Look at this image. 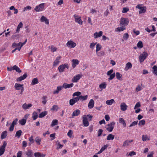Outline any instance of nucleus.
Wrapping results in <instances>:
<instances>
[{
	"label": "nucleus",
	"instance_id": "79ce46f5",
	"mask_svg": "<svg viewBox=\"0 0 157 157\" xmlns=\"http://www.w3.org/2000/svg\"><path fill=\"white\" fill-rule=\"evenodd\" d=\"M14 70H15L17 72L19 73L21 72V71L20 69V68L16 65H14L13 66Z\"/></svg>",
	"mask_w": 157,
	"mask_h": 157
},
{
	"label": "nucleus",
	"instance_id": "e433bc0d",
	"mask_svg": "<svg viewBox=\"0 0 157 157\" xmlns=\"http://www.w3.org/2000/svg\"><path fill=\"white\" fill-rule=\"evenodd\" d=\"M38 83V79L36 78H34L32 81L31 84L32 85H35Z\"/></svg>",
	"mask_w": 157,
	"mask_h": 157
},
{
	"label": "nucleus",
	"instance_id": "a19ab883",
	"mask_svg": "<svg viewBox=\"0 0 157 157\" xmlns=\"http://www.w3.org/2000/svg\"><path fill=\"white\" fill-rule=\"evenodd\" d=\"M47 111H45L41 113H40L39 116V117L40 118H42L44 117L47 114Z\"/></svg>",
	"mask_w": 157,
	"mask_h": 157
},
{
	"label": "nucleus",
	"instance_id": "603ef678",
	"mask_svg": "<svg viewBox=\"0 0 157 157\" xmlns=\"http://www.w3.org/2000/svg\"><path fill=\"white\" fill-rule=\"evenodd\" d=\"M81 93L80 92L77 91L76 92L74 93L73 95V97H75V96H77V97H78L81 96Z\"/></svg>",
	"mask_w": 157,
	"mask_h": 157
},
{
	"label": "nucleus",
	"instance_id": "4c0bfd02",
	"mask_svg": "<svg viewBox=\"0 0 157 157\" xmlns=\"http://www.w3.org/2000/svg\"><path fill=\"white\" fill-rule=\"evenodd\" d=\"M115 102L114 99H111L110 100H107L106 102V103L108 105H111L113 103Z\"/></svg>",
	"mask_w": 157,
	"mask_h": 157
},
{
	"label": "nucleus",
	"instance_id": "09e8293b",
	"mask_svg": "<svg viewBox=\"0 0 157 157\" xmlns=\"http://www.w3.org/2000/svg\"><path fill=\"white\" fill-rule=\"evenodd\" d=\"M101 46L99 44H98L96 45V52H98L101 49Z\"/></svg>",
	"mask_w": 157,
	"mask_h": 157
},
{
	"label": "nucleus",
	"instance_id": "cd10ccee",
	"mask_svg": "<svg viewBox=\"0 0 157 157\" xmlns=\"http://www.w3.org/2000/svg\"><path fill=\"white\" fill-rule=\"evenodd\" d=\"M63 87L62 86H58L57 87V89L56 90H55L53 91L54 94H58L60 91L63 88Z\"/></svg>",
	"mask_w": 157,
	"mask_h": 157
},
{
	"label": "nucleus",
	"instance_id": "e2e57ef3",
	"mask_svg": "<svg viewBox=\"0 0 157 157\" xmlns=\"http://www.w3.org/2000/svg\"><path fill=\"white\" fill-rule=\"evenodd\" d=\"M21 44V42H20L18 44H17L16 43H14L13 44L12 46L13 47H19L20 46Z\"/></svg>",
	"mask_w": 157,
	"mask_h": 157
},
{
	"label": "nucleus",
	"instance_id": "bf43d9fd",
	"mask_svg": "<svg viewBox=\"0 0 157 157\" xmlns=\"http://www.w3.org/2000/svg\"><path fill=\"white\" fill-rule=\"evenodd\" d=\"M57 147L56 148V149H58L60 148H61L63 146V145L61 144H60V142L57 141Z\"/></svg>",
	"mask_w": 157,
	"mask_h": 157
},
{
	"label": "nucleus",
	"instance_id": "ddd939ff",
	"mask_svg": "<svg viewBox=\"0 0 157 157\" xmlns=\"http://www.w3.org/2000/svg\"><path fill=\"white\" fill-rule=\"evenodd\" d=\"M40 21L41 22H44L45 24L47 25H49V21L46 17L44 16H42L40 19Z\"/></svg>",
	"mask_w": 157,
	"mask_h": 157
},
{
	"label": "nucleus",
	"instance_id": "c03bdc74",
	"mask_svg": "<svg viewBox=\"0 0 157 157\" xmlns=\"http://www.w3.org/2000/svg\"><path fill=\"white\" fill-rule=\"evenodd\" d=\"M137 46L138 48H141L143 47V43L141 41H139L137 44Z\"/></svg>",
	"mask_w": 157,
	"mask_h": 157
},
{
	"label": "nucleus",
	"instance_id": "13d9d810",
	"mask_svg": "<svg viewBox=\"0 0 157 157\" xmlns=\"http://www.w3.org/2000/svg\"><path fill=\"white\" fill-rule=\"evenodd\" d=\"M48 47L49 48H50L51 51L52 52H54L56 51L57 48L52 45L51 46H49Z\"/></svg>",
	"mask_w": 157,
	"mask_h": 157
},
{
	"label": "nucleus",
	"instance_id": "7c9ffc66",
	"mask_svg": "<svg viewBox=\"0 0 157 157\" xmlns=\"http://www.w3.org/2000/svg\"><path fill=\"white\" fill-rule=\"evenodd\" d=\"M35 140L36 144H37L39 145L40 144V142L41 141V138L39 136H37L35 138Z\"/></svg>",
	"mask_w": 157,
	"mask_h": 157
},
{
	"label": "nucleus",
	"instance_id": "5fc2aeb1",
	"mask_svg": "<svg viewBox=\"0 0 157 157\" xmlns=\"http://www.w3.org/2000/svg\"><path fill=\"white\" fill-rule=\"evenodd\" d=\"M59 109V107L57 105H55L53 106L52 108L51 109V110L52 111H57Z\"/></svg>",
	"mask_w": 157,
	"mask_h": 157
},
{
	"label": "nucleus",
	"instance_id": "0e129e2a",
	"mask_svg": "<svg viewBox=\"0 0 157 157\" xmlns=\"http://www.w3.org/2000/svg\"><path fill=\"white\" fill-rule=\"evenodd\" d=\"M73 134V131L71 130H70L68 132L67 135L70 137L71 138Z\"/></svg>",
	"mask_w": 157,
	"mask_h": 157
},
{
	"label": "nucleus",
	"instance_id": "f257e3e1",
	"mask_svg": "<svg viewBox=\"0 0 157 157\" xmlns=\"http://www.w3.org/2000/svg\"><path fill=\"white\" fill-rule=\"evenodd\" d=\"M136 8L140 10L139 13L140 14L144 13L147 10L146 8L143 6L142 4H138L136 6Z\"/></svg>",
	"mask_w": 157,
	"mask_h": 157
},
{
	"label": "nucleus",
	"instance_id": "69168bd1",
	"mask_svg": "<svg viewBox=\"0 0 157 157\" xmlns=\"http://www.w3.org/2000/svg\"><path fill=\"white\" fill-rule=\"evenodd\" d=\"M145 124V121L144 120H142L140 121L138 125L140 126L144 125Z\"/></svg>",
	"mask_w": 157,
	"mask_h": 157
},
{
	"label": "nucleus",
	"instance_id": "f8f14e48",
	"mask_svg": "<svg viewBox=\"0 0 157 157\" xmlns=\"http://www.w3.org/2000/svg\"><path fill=\"white\" fill-rule=\"evenodd\" d=\"M82 75L80 74H78L75 76L73 78L72 81L74 82H77L81 78Z\"/></svg>",
	"mask_w": 157,
	"mask_h": 157
},
{
	"label": "nucleus",
	"instance_id": "ea45409f",
	"mask_svg": "<svg viewBox=\"0 0 157 157\" xmlns=\"http://www.w3.org/2000/svg\"><path fill=\"white\" fill-rule=\"evenodd\" d=\"M152 69L153 71H152V73L153 74L155 75H157V66L155 65L153 67Z\"/></svg>",
	"mask_w": 157,
	"mask_h": 157
},
{
	"label": "nucleus",
	"instance_id": "b1692460",
	"mask_svg": "<svg viewBox=\"0 0 157 157\" xmlns=\"http://www.w3.org/2000/svg\"><path fill=\"white\" fill-rule=\"evenodd\" d=\"M88 97V96L87 95L82 96V95H81L80 96L78 97V98L79 99V100H80L82 101H83L85 100H86Z\"/></svg>",
	"mask_w": 157,
	"mask_h": 157
},
{
	"label": "nucleus",
	"instance_id": "de8ad7c7",
	"mask_svg": "<svg viewBox=\"0 0 157 157\" xmlns=\"http://www.w3.org/2000/svg\"><path fill=\"white\" fill-rule=\"evenodd\" d=\"M46 99H47V97L46 96H43L42 98V103L44 105H45L47 102V100H46Z\"/></svg>",
	"mask_w": 157,
	"mask_h": 157
},
{
	"label": "nucleus",
	"instance_id": "a878e982",
	"mask_svg": "<svg viewBox=\"0 0 157 157\" xmlns=\"http://www.w3.org/2000/svg\"><path fill=\"white\" fill-rule=\"evenodd\" d=\"M94 101L93 99L90 100L88 104V107L90 109L92 108L94 106Z\"/></svg>",
	"mask_w": 157,
	"mask_h": 157
},
{
	"label": "nucleus",
	"instance_id": "680f3d73",
	"mask_svg": "<svg viewBox=\"0 0 157 157\" xmlns=\"http://www.w3.org/2000/svg\"><path fill=\"white\" fill-rule=\"evenodd\" d=\"M129 37V35L128 33H126L124 34L123 38L124 40H126L128 39Z\"/></svg>",
	"mask_w": 157,
	"mask_h": 157
},
{
	"label": "nucleus",
	"instance_id": "aec40b11",
	"mask_svg": "<svg viewBox=\"0 0 157 157\" xmlns=\"http://www.w3.org/2000/svg\"><path fill=\"white\" fill-rule=\"evenodd\" d=\"M132 63L129 62L127 63L125 65V67L124 69L125 71H127L129 69L132 68Z\"/></svg>",
	"mask_w": 157,
	"mask_h": 157
},
{
	"label": "nucleus",
	"instance_id": "9b49d317",
	"mask_svg": "<svg viewBox=\"0 0 157 157\" xmlns=\"http://www.w3.org/2000/svg\"><path fill=\"white\" fill-rule=\"evenodd\" d=\"M79 101V99L78 97L73 98L69 101V104L71 105H73L75 103Z\"/></svg>",
	"mask_w": 157,
	"mask_h": 157
},
{
	"label": "nucleus",
	"instance_id": "338daca9",
	"mask_svg": "<svg viewBox=\"0 0 157 157\" xmlns=\"http://www.w3.org/2000/svg\"><path fill=\"white\" fill-rule=\"evenodd\" d=\"M140 106L141 104L140 102H138L134 106V109H136L137 108H139V107H140Z\"/></svg>",
	"mask_w": 157,
	"mask_h": 157
},
{
	"label": "nucleus",
	"instance_id": "a211bd4d",
	"mask_svg": "<svg viewBox=\"0 0 157 157\" xmlns=\"http://www.w3.org/2000/svg\"><path fill=\"white\" fill-rule=\"evenodd\" d=\"M73 86L74 84L73 83L68 84L66 83H64L62 86L63 88H64L65 89H67V88H71Z\"/></svg>",
	"mask_w": 157,
	"mask_h": 157
},
{
	"label": "nucleus",
	"instance_id": "6e6552de",
	"mask_svg": "<svg viewBox=\"0 0 157 157\" xmlns=\"http://www.w3.org/2000/svg\"><path fill=\"white\" fill-rule=\"evenodd\" d=\"M73 16L75 19V21L76 22L80 25L82 24L83 21L81 19V17L76 14L74 15Z\"/></svg>",
	"mask_w": 157,
	"mask_h": 157
},
{
	"label": "nucleus",
	"instance_id": "052dcab7",
	"mask_svg": "<svg viewBox=\"0 0 157 157\" xmlns=\"http://www.w3.org/2000/svg\"><path fill=\"white\" fill-rule=\"evenodd\" d=\"M115 73H113L111 75H110V76L109 78H108V80L110 81L113 79L115 77Z\"/></svg>",
	"mask_w": 157,
	"mask_h": 157
},
{
	"label": "nucleus",
	"instance_id": "9d476101",
	"mask_svg": "<svg viewBox=\"0 0 157 157\" xmlns=\"http://www.w3.org/2000/svg\"><path fill=\"white\" fill-rule=\"evenodd\" d=\"M82 123L85 127H87L89 125V123L88 121V120L87 119L86 115H84L82 117Z\"/></svg>",
	"mask_w": 157,
	"mask_h": 157
},
{
	"label": "nucleus",
	"instance_id": "2eb2a0df",
	"mask_svg": "<svg viewBox=\"0 0 157 157\" xmlns=\"http://www.w3.org/2000/svg\"><path fill=\"white\" fill-rule=\"evenodd\" d=\"M121 109L122 111H125L127 109L128 106L124 102H122L120 105Z\"/></svg>",
	"mask_w": 157,
	"mask_h": 157
},
{
	"label": "nucleus",
	"instance_id": "4468645a",
	"mask_svg": "<svg viewBox=\"0 0 157 157\" xmlns=\"http://www.w3.org/2000/svg\"><path fill=\"white\" fill-rule=\"evenodd\" d=\"M61 56H58L56 59L53 63V66H56L58 65L60 62V60L61 59Z\"/></svg>",
	"mask_w": 157,
	"mask_h": 157
},
{
	"label": "nucleus",
	"instance_id": "f03ea898",
	"mask_svg": "<svg viewBox=\"0 0 157 157\" xmlns=\"http://www.w3.org/2000/svg\"><path fill=\"white\" fill-rule=\"evenodd\" d=\"M115 124V123L113 121L110 124H108L105 127L106 130L109 132H111L112 131Z\"/></svg>",
	"mask_w": 157,
	"mask_h": 157
},
{
	"label": "nucleus",
	"instance_id": "423d86ee",
	"mask_svg": "<svg viewBox=\"0 0 157 157\" xmlns=\"http://www.w3.org/2000/svg\"><path fill=\"white\" fill-rule=\"evenodd\" d=\"M65 68L67 69L69 68V66L67 64H64L60 65L58 67V70L59 72H62L64 71V69Z\"/></svg>",
	"mask_w": 157,
	"mask_h": 157
},
{
	"label": "nucleus",
	"instance_id": "49530a36",
	"mask_svg": "<svg viewBox=\"0 0 157 157\" xmlns=\"http://www.w3.org/2000/svg\"><path fill=\"white\" fill-rule=\"evenodd\" d=\"M96 54L98 56L100 57L103 56L104 55L105 52L104 51H102L99 52H96Z\"/></svg>",
	"mask_w": 157,
	"mask_h": 157
},
{
	"label": "nucleus",
	"instance_id": "6ab92c4d",
	"mask_svg": "<svg viewBox=\"0 0 157 157\" xmlns=\"http://www.w3.org/2000/svg\"><path fill=\"white\" fill-rule=\"evenodd\" d=\"M72 67L73 68H75L79 63V61L77 59H73L72 60Z\"/></svg>",
	"mask_w": 157,
	"mask_h": 157
},
{
	"label": "nucleus",
	"instance_id": "4d7b16f0",
	"mask_svg": "<svg viewBox=\"0 0 157 157\" xmlns=\"http://www.w3.org/2000/svg\"><path fill=\"white\" fill-rule=\"evenodd\" d=\"M142 90V87L140 85H138L136 88V91L137 92H138Z\"/></svg>",
	"mask_w": 157,
	"mask_h": 157
},
{
	"label": "nucleus",
	"instance_id": "8fccbe9b",
	"mask_svg": "<svg viewBox=\"0 0 157 157\" xmlns=\"http://www.w3.org/2000/svg\"><path fill=\"white\" fill-rule=\"evenodd\" d=\"M122 75L119 72H117L116 73V77L117 79L119 80H121V77Z\"/></svg>",
	"mask_w": 157,
	"mask_h": 157
},
{
	"label": "nucleus",
	"instance_id": "473e14b6",
	"mask_svg": "<svg viewBox=\"0 0 157 157\" xmlns=\"http://www.w3.org/2000/svg\"><path fill=\"white\" fill-rule=\"evenodd\" d=\"M119 122L120 123L122 124L124 127H125L126 126V123L124 120L123 118H120L119 119Z\"/></svg>",
	"mask_w": 157,
	"mask_h": 157
},
{
	"label": "nucleus",
	"instance_id": "c85d7f7f",
	"mask_svg": "<svg viewBox=\"0 0 157 157\" xmlns=\"http://www.w3.org/2000/svg\"><path fill=\"white\" fill-rule=\"evenodd\" d=\"M125 29V28L124 26H122L121 27H118L117 28L115 29V31L117 32H120L121 31H122Z\"/></svg>",
	"mask_w": 157,
	"mask_h": 157
},
{
	"label": "nucleus",
	"instance_id": "20e7f679",
	"mask_svg": "<svg viewBox=\"0 0 157 157\" xmlns=\"http://www.w3.org/2000/svg\"><path fill=\"white\" fill-rule=\"evenodd\" d=\"M148 56V54L145 52H144L142 53L139 56L140 62H143Z\"/></svg>",
	"mask_w": 157,
	"mask_h": 157
},
{
	"label": "nucleus",
	"instance_id": "5701e85b",
	"mask_svg": "<svg viewBox=\"0 0 157 157\" xmlns=\"http://www.w3.org/2000/svg\"><path fill=\"white\" fill-rule=\"evenodd\" d=\"M103 34L102 31H100L99 32H96L94 34V38H97L101 36Z\"/></svg>",
	"mask_w": 157,
	"mask_h": 157
},
{
	"label": "nucleus",
	"instance_id": "864d4df0",
	"mask_svg": "<svg viewBox=\"0 0 157 157\" xmlns=\"http://www.w3.org/2000/svg\"><path fill=\"white\" fill-rule=\"evenodd\" d=\"M32 9V7L30 6H27L24 7L23 10V11L24 12L27 10H31Z\"/></svg>",
	"mask_w": 157,
	"mask_h": 157
},
{
	"label": "nucleus",
	"instance_id": "37998d69",
	"mask_svg": "<svg viewBox=\"0 0 157 157\" xmlns=\"http://www.w3.org/2000/svg\"><path fill=\"white\" fill-rule=\"evenodd\" d=\"M58 121L56 119H54L53 120L51 124V127H53L54 126L58 124Z\"/></svg>",
	"mask_w": 157,
	"mask_h": 157
},
{
	"label": "nucleus",
	"instance_id": "6e6d98bb",
	"mask_svg": "<svg viewBox=\"0 0 157 157\" xmlns=\"http://www.w3.org/2000/svg\"><path fill=\"white\" fill-rule=\"evenodd\" d=\"M136 152L134 151H132L130 152L128 154V153H127L126 154L127 156H132L133 155H136Z\"/></svg>",
	"mask_w": 157,
	"mask_h": 157
},
{
	"label": "nucleus",
	"instance_id": "bb28decb",
	"mask_svg": "<svg viewBox=\"0 0 157 157\" xmlns=\"http://www.w3.org/2000/svg\"><path fill=\"white\" fill-rule=\"evenodd\" d=\"M150 140V136L146 135H143L142 137V140L143 141L149 140Z\"/></svg>",
	"mask_w": 157,
	"mask_h": 157
},
{
	"label": "nucleus",
	"instance_id": "58836bf2",
	"mask_svg": "<svg viewBox=\"0 0 157 157\" xmlns=\"http://www.w3.org/2000/svg\"><path fill=\"white\" fill-rule=\"evenodd\" d=\"M32 118L33 120H36L38 117V114L36 112H34L32 113Z\"/></svg>",
	"mask_w": 157,
	"mask_h": 157
},
{
	"label": "nucleus",
	"instance_id": "0eeeda50",
	"mask_svg": "<svg viewBox=\"0 0 157 157\" xmlns=\"http://www.w3.org/2000/svg\"><path fill=\"white\" fill-rule=\"evenodd\" d=\"M7 145V143L4 141L3 145L0 146V156L2 155L5 151V149Z\"/></svg>",
	"mask_w": 157,
	"mask_h": 157
},
{
	"label": "nucleus",
	"instance_id": "412c9836",
	"mask_svg": "<svg viewBox=\"0 0 157 157\" xmlns=\"http://www.w3.org/2000/svg\"><path fill=\"white\" fill-rule=\"evenodd\" d=\"M80 110L78 109L74 111L72 115V118L75 116H78L80 114Z\"/></svg>",
	"mask_w": 157,
	"mask_h": 157
},
{
	"label": "nucleus",
	"instance_id": "4be33fe9",
	"mask_svg": "<svg viewBox=\"0 0 157 157\" xmlns=\"http://www.w3.org/2000/svg\"><path fill=\"white\" fill-rule=\"evenodd\" d=\"M23 85H21L19 83H16L14 86V87L15 90H21L22 88Z\"/></svg>",
	"mask_w": 157,
	"mask_h": 157
},
{
	"label": "nucleus",
	"instance_id": "c756f323",
	"mask_svg": "<svg viewBox=\"0 0 157 157\" xmlns=\"http://www.w3.org/2000/svg\"><path fill=\"white\" fill-rule=\"evenodd\" d=\"M26 155L29 157H32L33 155V152L31 150H28L25 152Z\"/></svg>",
	"mask_w": 157,
	"mask_h": 157
},
{
	"label": "nucleus",
	"instance_id": "39448f33",
	"mask_svg": "<svg viewBox=\"0 0 157 157\" xmlns=\"http://www.w3.org/2000/svg\"><path fill=\"white\" fill-rule=\"evenodd\" d=\"M128 18L122 17L121 18L120 25L121 26H125L128 25Z\"/></svg>",
	"mask_w": 157,
	"mask_h": 157
},
{
	"label": "nucleus",
	"instance_id": "f3484780",
	"mask_svg": "<svg viewBox=\"0 0 157 157\" xmlns=\"http://www.w3.org/2000/svg\"><path fill=\"white\" fill-rule=\"evenodd\" d=\"M27 76V74L25 73L23 75L20 76L17 79V82H21V81L25 79Z\"/></svg>",
	"mask_w": 157,
	"mask_h": 157
},
{
	"label": "nucleus",
	"instance_id": "72a5a7b5",
	"mask_svg": "<svg viewBox=\"0 0 157 157\" xmlns=\"http://www.w3.org/2000/svg\"><path fill=\"white\" fill-rule=\"evenodd\" d=\"M114 138V135L111 134H109L107 136L106 139L108 140H113Z\"/></svg>",
	"mask_w": 157,
	"mask_h": 157
},
{
	"label": "nucleus",
	"instance_id": "2f4dec72",
	"mask_svg": "<svg viewBox=\"0 0 157 157\" xmlns=\"http://www.w3.org/2000/svg\"><path fill=\"white\" fill-rule=\"evenodd\" d=\"M7 136V132L6 131H5L3 132L1 135V139L2 140L3 139L6 138Z\"/></svg>",
	"mask_w": 157,
	"mask_h": 157
},
{
	"label": "nucleus",
	"instance_id": "a18cd8bd",
	"mask_svg": "<svg viewBox=\"0 0 157 157\" xmlns=\"http://www.w3.org/2000/svg\"><path fill=\"white\" fill-rule=\"evenodd\" d=\"M19 122L21 125H24L25 124L26 122V121L25 120V119H24L23 118L22 119L20 120Z\"/></svg>",
	"mask_w": 157,
	"mask_h": 157
},
{
	"label": "nucleus",
	"instance_id": "774afa93",
	"mask_svg": "<svg viewBox=\"0 0 157 157\" xmlns=\"http://www.w3.org/2000/svg\"><path fill=\"white\" fill-rule=\"evenodd\" d=\"M18 120V119L17 118H16L13 121L11 124L14 126L15 125L17 124Z\"/></svg>",
	"mask_w": 157,
	"mask_h": 157
},
{
	"label": "nucleus",
	"instance_id": "1a4fd4ad",
	"mask_svg": "<svg viewBox=\"0 0 157 157\" xmlns=\"http://www.w3.org/2000/svg\"><path fill=\"white\" fill-rule=\"evenodd\" d=\"M66 45L68 47L74 48L76 46V44L72 40H70L67 42Z\"/></svg>",
	"mask_w": 157,
	"mask_h": 157
},
{
	"label": "nucleus",
	"instance_id": "393cba45",
	"mask_svg": "<svg viewBox=\"0 0 157 157\" xmlns=\"http://www.w3.org/2000/svg\"><path fill=\"white\" fill-rule=\"evenodd\" d=\"M133 141V140H126L123 142V147H125L128 146L129 144L131 142H132Z\"/></svg>",
	"mask_w": 157,
	"mask_h": 157
},
{
	"label": "nucleus",
	"instance_id": "f704fd0d",
	"mask_svg": "<svg viewBox=\"0 0 157 157\" xmlns=\"http://www.w3.org/2000/svg\"><path fill=\"white\" fill-rule=\"evenodd\" d=\"M107 84L105 82L102 83L99 86V88L102 90L103 89H105L106 87Z\"/></svg>",
	"mask_w": 157,
	"mask_h": 157
},
{
	"label": "nucleus",
	"instance_id": "c9c22d12",
	"mask_svg": "<svg viewBox=\"0 0 157 157\" xmlns=\"http://www.w3.org/2000/svg\"><path fill=\"white\" fill-rule=\"evenodd\" d=\"M22 133V132L21 130H19L17 131L15 134V137H17L18 138H19L20 136H21Z\"/></svg>",
	"mask_w": 157,
	"mask_h": 157
},
{
	"label": "nucleus",
	"instance_id": "7ed1b4c3",
	"mask_svg": "<svg viewBox=\"0 0 157 157\" xmlns=\"http://www.w3.org/2000/svg\"><path fill=\"white\" fill-rule=\"evenodd\" d=\"M44 4V3H41L36 6L34 9L35 10L36 12H41L44 11L45 9Z\"/></svg>",
	"mask_w": 157,
	"mask_h": 157
},
{
	"label": "nucleus",
	"instance_id": "3c124183",
	"mask_svg": "<svg viewBox=\"0 0 157 157\" xmlns=\"http://www.w3.org/2000/svg\"><path fill=\"white\" fill-rule=\"evenodd\" d=\"M22 152L21 151H18L17 153V156L14 155L13 157H21Z\"/></svg>",
	"mask_w": 157,
	"mask_h": 157
},
{
	"label": "nucleus",
	"instance_id": "dca6fc26",
	"mask_svg": "<svg viewBox=\"0 0 157 157\" xmlns=\"http://www.w3.org/2000/svg\"><path fill=\"white\" fill-rule=\"evenodd\" d=\"M32 106V105L31 104L29 103L27 104L26 103H25L22 105V107L24 109L26 110L31 107Z\"/></svg>",
	"mask_w": 157,
	"mask_h": 157
}]
</instances>
